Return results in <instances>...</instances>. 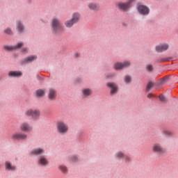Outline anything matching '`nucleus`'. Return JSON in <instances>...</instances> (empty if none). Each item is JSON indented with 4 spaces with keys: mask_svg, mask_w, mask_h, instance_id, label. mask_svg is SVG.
I'll return each mask as SVG.
<instances>
[{
    "mask_svg": "<svg viewBox=\"0 0 178 178\" xmlns=\"http://www.w3.org/2000/svg\"><path fill=\"white\" fill-rule=\"evenodd\" d=\"M36 96L38 97H44L45 95V91L43 90L39 89L35 91Z\"/></svg>",
    "mask_w": 178,
    "mask_h": 178,
    "instance_id": "nucleus-23",
    "label": "nucleus"
},
{
    "mask_svg": "<svg viewBox=\"0 0 178 178\" xmlns=\"http://www.w3.org/2000/svg\"><path fill=\"white\" fill-rule=\"evenodd\" d=\"M134 1H136V0H129V1H127V3H128L129 5H131V3H133V2H134Z\"/></svg>",
    "mask_w": 178,
    "mask_h": 178,
    "instance_id": "nucleus-37",
    "label": "nucleus"
},
{
    "mask_svg": "<svg viewBox=\"0 0 178 178\" xmlns=\"http://www.w3.org/2000/svg\"><path fill=\"white\" fill-rule=\"evenodd\" d=\"M130 66V62L124 61V63H116L114 65V69L115 70H120L124 69V67H129Z\"/></svg>",
    "mask_w": 178,
    "mask_h": 178,
    "instance_id": "nucleus-4",
    "label": "nucleus"
},
{
    "mask_svg": "<svg viewBox=\"0 0 178 178\" xmlns=\"http://www.w3.org/2000/svg\"><path fill=\"white\" fill-rule=\"evenodd\" d=\"M37 59V57L35 56H30L26 58H24L22 61V63H31V62Z\"/></svg>",
    "mask_w": 178,
    "mask_h": 178,
    "instance_id": "nucleus-17",
    "label": "nucleus"
},
{
    "mask_svg": "<svg viewBox=\"0 0 178 178\" xmlns=\"http://www.w3.org/2000/svg\"><path fill=\"white\" fill-rule=\"evenodd\" d=\"M146 70L149 72H151L152 70H154V67L152 65H146Z\"/></svg>",
    "mask_w": 178,
    "mask_h": 178,
    "instance_id": "nucleus-26",
    "label": "nucleus"
},
{
    "mask_svg": "<svg viewBox=\"0 0 178 178\" xmlns=\"http://www.w3.org/2000/svg\"><path fill=\"white\" fill-rule=\"evenodd\" d=\"M88 8L90 10H92L93 12H98V10H99V5L93 2L89 3Z\"/></svg>",
    "mask_w": 178,
    "mask_h": 178,
    "instance_id": "nucleus-13",
    "label": "nucleus"
},
{
    "mask_svg": "<svg viewBox=\"0 0 178 178\" xmlns=\"http://www.w3.org/2000/svg\"><path fill=\"white\" fill-rule=\"evenodd\" d=\"M76 159H77V157H76V156H72V161L73 162H74V161H76Z\"/></svg>",
    "mask_w": 178,
    "mask_h": 178,
    "instance_id": "nucleus-36",
    "label": "nucleus"
},
{
    "mask_svg": "<svg viewBox=\"0 0 178 178\" xmlns=\"http://www.w3.org/2000/svg\"><path fill=\"white\" fill-rule=\"evenodd\" d=\"M164 134L165 136H172V132H170V131H165Z\"/></svg>",
    "mask_w": 178,
    "mask_h": 178,
    "instance_id": "nucleus-33",
    "label": "nucleus"
},
{
    "mask_svg": "<svg viewBox=\"0 0 178 178\" xmlns=\"http://www.w3.org/2000/svg\"><path fill=\"white\" fill-rule=\"evenodd\" d=\"M11 137L13 140H26L27 135L24 134H14Z\"/></svg>",
    "mask_w": 178,
    "mask_h": 178,
    "instance_id": "nucleus-14",
    "label": "nucleus"
},
{
    "mask_svg": "<svg viewBox=\"0 0 178 178\" xmlns=\"http://www.w3.org/2000/svg\"><path fill=\"white\" fill-rule=\"evenodd\" d=\"M23 47V42H19L15 46H4V49L6 51H16V49H19Z\"/></svg>",
    "mask_w": 178,
    "mask_h": 178,
    "instance_id": "nucleus-9",
    "label": "nucleus"
},
{
    "mask_svg": "<svg viewBox=\"0 0 178 178\" xmlns=\"http://www.w3.org/2000/svg\"><path fill=\"white\" fill-rule=\"evenodd\" d=\"M117 156L118 158H124V154H123V153H122L121 152H119L117 153Z\"/></svg>",
    "mask_w": 178,
    "mask_h": 178,
    "instance_id": "nucleus-30",
    "label": "nucleus"
},
{
    "mask_svg": "<svg viewBox=\"0 0 178 178\" xmlns=\"http://www.w3.org/2000/svg\"><path fill=\"white\" fill-rule=\"evenodd\" d=\"M48 97L51 101H54V99H56V90L54 88H50L49 90Z\"/></svg>",
    "mask_w": 178,
    "mask_h": 178,
    "instance_id": "nucleus-15",
    "label": "nucleus"
},
{
    "mask_svg": "<svg viewBox=\"0 0 178 178\" xmlns=\"http://www.w3.org/2000/svg\"><path fill=\"white\" fill-rule=\"evenodd\" d=\"M161 80H162V83H165V81L168 80V77H164Z\"/></svg>",
    "mask_w": 178,
    "mask_h": 178,
    "instance_id": "nucleus-39",
    "label": "nucleus"
},
{
    "mask_svg": "<svg viewBox=\"0 0 178 178\" xmlns=\"http://www.w3.org/2000/svg\"><path fill=\"white\" fill-rule=\"evenodd\" d=\"M168 49H169L168 44H161L156 47V51L157 52H163L164 51H168Z\"/></svg>",
    "mask_w": 178,
    "mask_h": 178,
    "instance_id": "nucleus-10",
    "label": "nucleus"
},
{
    "mask_svg": "<svg viewBox=\"0 0 178 178\" xmlns=\"http://www.w3.org/2000/svg\"><path fill=\"white\" fill-rule=\"evenodd\" d=\"M42 152H44L43 149L41 148H37V149H34L31 151V154L32 155H40L41 154H42Z\"/></svg>",
    "mask_w": 178,
    "mask_h": 178,
    "instance_id": "nucleus-21",
    "label": "nucleus"
},
{
    "mask_svg": "<svg viewBox=\"0 0 178 178\" xmlns=\"http://www.w3.org/2000/svg\"><path fill=\"white\" fill-rule=\"evenodd\" d=\"M22 52L24 54H27V48H26V47L22 48Z\"/></svg>",
    "mask_w": 178,
    "mask_h": 178,
    "instance_id": "nucleus-35",
    "label": "nucleus"
},
{
    "mask_svg": "<svg viewBox=\"0 0 178 178\" xmlns=\"http://www.w3.org/2000/svg\"><path fill=\"white\" fill-rule=\"evenodd\" d=\"M124 158L125 159V161L128 162L131 161V159L129 157V156H124Z\"/></svg>",
    "mask_w": 178,
    "mask_h": 178,
    "instance_id": "nucleus-34",
    "label": "nucleus"
},
{
    "mask_svg": "<svg viewBox=\"0 0 178 178\" xmlns=\"http://www.w3.org/2000/svg\"><path fill=\"white\" fill-rule=\"evenodd\" d=\"M82 94L85 97H90L92 94V90L90 88H83L82 89Z\"/></svg>",
    "mask_w": 178,
    "mask_h": 178,
    "instance_id": "nucleus-19",
    "label": "nucleus"
},
{
    "mask_svg": "<svg viewBox=\"0 0 178 178\" xmlns=\"http://www.w3.org/2000/svg\"><path fill=\"white\" fill-rule=\"evenodd\" d=\"M51 31L54 34H56L60 33L63 30V26H62V24L60 23V19L58 18H53L51 22Z\"/></svg>",
    "mask_w": 178,
    "mask_h": 178,
    "instance_id": "nucleus-1",
    "label": "nucleus"
},
{
    "mask_svg": "<svg viewBox=\"0 0 178 178\" xmlns=\"http://www.w3.org/2000/svg\"><path fill=\"white\" fill-rule=\"evenodd\" d=\"M6 169H7V170H15L16 169V167L10 164V163L6 162Z\"/></svg>",
    "mask_w": 178,
    "mask_h": 178,
    "instance_id": "nucleus-24",
    "label": "nucleus"
},
{
    "mask_svg": "<svg viewBox=\"0 0 178 178\" xmlns=\"http://www.w3.org/2000/svg\"><path fill=\"white\" fill-rule=\"evenodd\" d=\"M22 72L19 71H11L8 72V76L10 77H20L22 76Z\"/></svg>",
    "mask_w": 178,
    "mask_h": 178,
    "instance_id": "nucleus-18",
    "label": "nucleus"
},
{
    "mask_svg": "<svg viewBox=\"0 0 178 178\" xmlns=\"http://www.w3.org/2000/svg\"><path fill=\"white\" fill-rule=\"evenodd\" d=\"M27 116H32V118H38L40 115V110H33L30 109L26 112Z\"/></svg>",
    "mask_w": 178,
    "mask_h": 178,
    "instance_id": "nucleus-6",
    "label": "nucleus"
},
{
    "mask_svg": "<svg viewBox=\"0 0 178 178\" xmlns=\"http://www.w3.org/2000/svg\"><path fill=\"white\" fill-rule=\"evenodd\" d=\"M166 60H168L167 58H161V59H160V60H158L157 62H158L159 63H162V62H166Z\"/></svg>",
    "mask_w": 178,
    "mask_h": 178,
    "instance_id": "nucleus-32",
    "label": "nucleus"
},
{
    "mask_svg": "<svg viewBox=\"0 0 178 178\" xmlns=\"http://www.w3.org/2000/svg\"><path fill=\"white\" fill-rule=\"evenodd\" d=\"M124 81L125 83H130V81H131V78L129 76H126L124 77Z\"/></svg>",
    "mask_w": 178,
    "mask_h": 178,
    "instance_id": "nucleus-28",
    "label": "nucleus"
},
{
    "mask_svg": "<svg viewBox=\"0 0 178 178\" xmlns=\"http://www.w3.org/2000/svg\"><path fill=\"white\" fill-rule=\"evenodd\" d=\"M153 152H155L156 154H163L165 152V150L163 149L162 146L159 144H154L152 147Z\"/></svg>",
    "mask_w": 178,
    "mask_h": 178,
    "instance_id": "nucleus-8",
    "label": "nucleus"
},
{
    "mask_svg": "<svg viewBox=\"0 0 178 178\" xmlns=\"http://www.w3.org/2000/svg\"><path fill=\"white\" fill-rule=\"evenodd\" d=\"M20 130L25 133H30L33 130V128L27 122H24L20 126Z\"/></svg>",
    "mask_w": 178,
    "mask_h": 178,
    "instance_id": "nucleus-7",
    "label": "nucleus"
},
{
    "mask_svg": "<svg viewBox=\"0 0 178 178\" xmlns=\"http://www.w3.org/2000/svg\"><path fill=\"white\" fill-rule=\"evenodd\" d=\"M152 97H154V95L152 93H149L147 95V98H151Z\"/></svg>",
    "mask_w": 178,
    "mask_h": 178,
    "instance_id": "nucleus-38",
    "label": "nucleus"
},
{
    "mask_svg": "<svg viewBox=\"0 0 178 178\" xmlns=\"http://www.w3.org/2000/svg\"><path fill=\"white\" fill-rule=\"evenodd\" d=\"M80 19H81V14L79 12H74L72 15V20L76 24V23H79L80 22Z\"/></svg>",
    "mask_w": 178,
    "mask_h": 178,
    "instance_id": "nucleus-11",
    "label": "nucleus"
},
{
    "mask_svg": "<svg viewBox=\"0 0 178 178\" xmlns=\"http://www.w3.org/2000/svg\"><path fill=\"white\" fill-rule=\"evenodd\" d=\"M138 10L140 15H143V16H147V15H149V8L147 7V6L144 5H139L138 6Z\"/></svg>",
    "mask_w": 178,
    "mask_h": 178,
    "instance_id": "nucleus-3",
    "label": "nucleus"
},
{
    "mask_svg": "<svg viewBox=\"0 0 178 178\" xmlns=\"http://www.w3.org/2000/svg\"><path fill=\"white\" fill-rule=\"evenodd\" d=\"M38 163L40 166H47L48 165V160L44 156H40Z\"/></svg>",
    "mask_w": 178,
    "mask_h": 178,
    "instance_id": "nucleus-16",
    "label": "nucleus"
},
{
    "mask_svg": "<svg viewBox=\"0 0 178 178\" xmlns=\"http://www.w3.org/2000/svg\"><path fill=\"white\" fill-rule=\"evenodd\" d=\"M159 99L161 101V102H165L166 101V99L165 98V96L163 95H159Z\"/></svg>",
    "mask_w": 178,
    "mask_h": 178,
    "instance_id": "nucleus-29",
    "label": "nucleus"
},
{
    "mask_svg": "<svg viewBox=\"0 0 178 178\" xmlns=\"http://www.w3.org/2000/svg\"><path fill=\"white\" fill-rule=\"evenodd\" d=\"M17 30L19 33H23V31H24V26H23L22 22H18L17 23Z\"/></svg>",
    "mask_w": 178,
    "mask_h": 178,
    "instance_id": "nucleus-22",
    "label": "nucleus"
},
{
    "mask_svg": "<svg viewBox=\"0 0 178 178\" xmlns=\"http://www.w3.org/2000/svg\"><path fill=\"white\" fill-rule=\"evenodd\" d=\"M4 33H6V34H12V29H6L4 31Z\"/></svg>",
    "mask_w": 178,
    "mask_h": 178,
    "instance_id": "nucleus-31",
    "label": "nucleus"
},
{
    "mask_svg": "<svg viewBox=\"0 0 178 178\" xmlns=\"http://www.w3.org/2000/svg\"><path fill=\"white\" fill-rule=\"evenodd\" d=\"M107 87L111 88V95H114V94H116V92H118V86H116L115 83H108Z\"/></svg>",
    "mask_w": 178,
    "mask_h": 178,
    "instance_id": "nucleus-12",
    "label": "nucleus"
},
{
    "mask_svg": "<svg viewBox=\"0 0 178 178\" xmlns=\"http://www.w3.org/2000/svg\"><path fill=\"white\" fill-rule=\"evenodd\" d=\"M69 131V127L66 123L63 122H58L57 123V131L60 133V134H66Z\"/></svg>",
    "mask_w": 178,
    "mask_h": 178,
    "instance_id": "nucleus-2",
    "label": "nucleus"
},
{
    "mask_svg": "<svg viewBox=\"0 0 178 178\" xmlns=\"http://www.w3.org/2000/svg\"><path fill=\"white\" fill-rule=\"evenodd\" d=\"M154 87V83L152 82H149L147 85V90H151Z\"/></svg>",
    "mask_w": 178,
    "mask_h": 178,
    "instance_id": "nucleus-27",
    "label": "nucleus"
},
{
    "mask_svg": "<svg viewBox=\"0 0 178 178\" xmlns=\"http://www.w3.org/2000/svg\"><path fill=\"white\" fill-rule=\"evenodd\" d=\"M74 24H76L73 22L72 19L65 22V27H67V29H72V26H74Z\"/></svg>",
    "mask_w": 178,
    "mask_h": 178,
    "instance_id": "nucleus-20",
    "label": "nucleus"
},
{
    "mask_svg": "<svg viewBox=\"0 0 178 178\" xmlns=\"http://www.w3.org/2000/svg\"><path fill=\"white\" fill-rule=\"evenodd\" d=\"M59 170H60V172H62L63 173H67V168H66V166L65 165H60L58 167Z\"/></svg>",
    "mask_w": 178,
    "mask_h": 178,
    "instance_id": "nucleus-25",
    "label": "nucleus"
},
{
    "mask_svg": "<svg viewBox=\"0 0 178 178\" xmlns=\"http://www.w3.org/2000/svg\"><path fill=\"white\" fill-rule=\"evenodd\" d=\"M117 6L118 9H120V10H122V12H127L129 9H130V4L128 2H119L117 3Z\"/></svg>",
    "mask_w": 178,
    "mask_h": 178,
    "instance_id": "nucleus-5",
    "label": "nucleus"
}]
</instances>
